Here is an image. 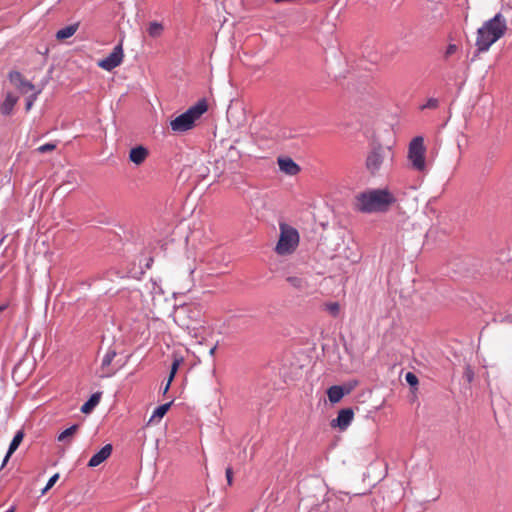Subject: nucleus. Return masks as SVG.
Instances as JSON below:
<instances>
[{
    "mask_svg": "<svg viewBox=\"0 0 512 512\" xmlns=\"http://www.w3.org/2000/svg\"><path fill=\"white\" fill-rule=\"evenodd\" d=\"M395 202V196L387 188L369 189L355 196L354 207L362 213H383Z\"/></svg>",
    "mask_w": 512,
    "mask_h": 512,
    "instance_id": "f257e3e1",
    "label": "nucleus"
},
{
    "mask_svg": "<svg viewBox=\"0 0 512 512\" xmlns=\"http://www.w3.org/2000/svg\"><path fill=\"white\" fill-rule=\"evenodd\" d=\"M507 31V21L502 13H497L493 18L485 21L477 30L476 42L478 52H486L502 38Z\"/></svg>",
    "mask_w": 512,
    "mask_h": 512,
    "instance_id": "f03ea898",
    "label": "nucleus"
},
{
    "mask_svg": "<svg viewBox=\"0 0 512 512\" xmlns=\"http://www.w3.org/2000/svg\"><path fill=\"white\" fill-rule=\"evenodd\" d=\"M393 159L394 152L390 147L375 145L367 153L365 168L370 175L376 176L391 166Z\"/></svg>",
    "mask_w": 512,
    "mask_h": 512,
    "instance_id": "7ed1b4c3",
    "label": "nucleus"
},
{
    "mask_svg": "<svg viewBox=\"0 0 512 512\" xmlns=\"http://www.w3.org/2000/svg\"><path fill=\"white\" fill-rule=\"evenodd\" d=\"M208 105L205 100L198 101L187 111L178 115L170 121V128L174 133H184L192 130L196 121L207 111Z\"/></svg>",
    "mask_w": 512,
    "mask_h": 512,
    "instance_id": "20e7f679",
    "label": "nucleus"
},
{
    "mask_svg": "<svg viewBox=\"0 0 512 512\" xmlns=\"http://www.w3.org/2000/svg\"><path fill=\"white\" fill-rule=\"evenodd\" d=\"M280 235L275 251L278 255L285 256L292 254L299 245L300 236L298 231L286 224H279Z\"/></svg>",
    "mask_w": 512,
    "mask_h": 512,
    "instance_id": "39448f33",
    "label": "nucleus"
},
{
    "mask_svg": "<svg viewBox=\"0 0 512 512\" xmlns=\"http://www.w3.org/2000/svg\"><path fill=\"white\" fill-rule=\"evenodd\" d=\"M425 151L423 137L417 136L410 142L408 158L412 163V167L417 171H424L426 168Z\"/></svg>",
    "mask_w": 512,
    "mask_h": 512,
    "instance_id": "423d86ee",
    "label": "nucleus"
},
{
    "mask_svg": "<svg viewBox=\"0 0 512 512\" xmlns=\"http://www.w3.org/2000/svg\"><path fill=\"white\" fill-rule=\"evenodd\" d=\"M124 59L122 41L116 45L113 51L105 58L98 61V66L106 71H112L118 67Z\"/></svg>",
    "mask_w": 512,
    "mask_h": 512,
    "instance_id": "0eeeda50",
    "label": "nucleus"
},
{
    "mask_svg": "<svg viewBox=\"0 0 512 512\" xmlns=\"http://www.w3.org/2000/svg\"><path fill=\"white\" fill-rule=\"evenodd\" d=\"M355 388V384L347 383L344 385H333L328 388L327 396L331 403L335 404L342 400L345 395H348Z\"/></svg>",
    "mask_w": 512,
    "mask_h": 512,
    "instance_id": "6e6552de",
    "label": "nucleus"
},
{
    "mask_svg": "<svg viewBox=\"0 0 512 512\" xmlns=\"http://www.w3.org/2000/svg\"><path fill=\"white\" fill-rule=\"evenodd\" d=\"M354 419V411L351 408L341 409L337 418L331 421L333 428L338 427L340 430H346Z\"/></svg>",
    "mask_w": 512,
    "mask_h": 512,
    "instance_id": "1a4fd4ad",
    "label": "nucleus"
},
{
    "mask_svg": "<svg viewBox=\"0 0 512 512\" xmlns=\"http://www.w3.org/2000/svg\"><path fill=\"white\" fill-rule=\"evenodd\" d=\"M279 169L290 176H295L300 172V166L290 157H279L277 160Z\"/></svg>",
    "mask_w": 512,
    "mask_h": 512,
    "instance_id": "9d476101",
    "label": "nucleus"
},
{
    "mask_svg": "<svg viewBox=\"0 0 512 512\" xmlns=\"http://www.w3.org/2000/svg\"><path fill=\"white\" fill-rule=\"evenodd\" d=\"M112 450H113L112 445L106 444L96 454H94L90 458V460L88 462V466L89 467L99 466L101 463H103L106 459H108L110 457Z\"/></svg>",
    "mask_w": 512,
    "mask_h": 512,
    "instance_id": "9b49d317",
    "label": "nucleus"
},
{
    "mask_svg": "<svg viewBox=\"0 0 512 512\" xmlns=\"http://www.w3.org/2000/svg\"><path fill=\"white\" fill-rule=\"evenodd\" d=\"M149 151L146 147L139 145L129 152V160L136 165H141L148 157Z\"/></svg>",
    "mask_w": 512,
    "mask_h": 512,
    "instance_id": "f8f14e48",
    "label": "nucleus"
},
{
    "mask_svg": "<svg viewBox=\"0 0 512 512\" xmlns=\"http://www.w3.org/2000/svg\"><path fill=\"white\" fill-rule=\"evenodd\" d=\"M116 356V352L114 350H109L103 357L101 367H100V377H110L114 374V371L110 369V365L113 359Z\"/></svg>",
    "mask_w": 512,
    "mask_h": 512,
    "instance_id": "ddd939ff",
    "label": "nucleus"
},
{
    "mask_svg": "<svg viewBox=\"0 0 512 512\" xmlns=\"http://www.w3.org/2000/svg\"><path fill=\"white\" fill-rule=\"evenodd\" d=\"M10 80L15 83L22 93H28L34 90V85L30 81L24 79L19 72L10 73Z\"/></svg>",
    "mask_w": 512,
    "mask_h": 512,
    "instance_id": "4468645a",
    "label": "nucleus"
},
{
    "mask_svg": "<svg viewBox=\"0 0 512 512\" xmlns=\"http://www.w3.org/2000/svg\"><path fill=\"white\" fill-rule=\"evenodd\" d=\"M17 101L18 97L14 96L12 93H7L4 101L0 105L1 114L10 115Z\"/></svg>",
    "mask_w": 512,
    "mask_h": 512,
    "instance_id": "2eb2a0df",
    "label": "nucleus"
},
{
    "mask_svg": "<svg viewBox=\"0 0 512 512\" xmlns=\"http://www.w3.org/2000/svg\"><path fill=\"white\" fill-rule=\"evenodd\" d=\"M79 25L80 24L77 22L58 30L55 35L56 39L58 41H63L72 37L77 32Z\"/></svg>",
    "mask_w": 512,
    "mask_h": 512,
    "instance_id": "dca6fc26",
    "label": "nucleus"
},
{
    "mask_svg": "<svg viewBox=\"0 0 512 512\" xmlns=\"http://www.w3.org/2000/svg\"><path fill=\"white\" fill-rule=\"evenodd\" d=\"M101 399V393H94L81 407V412L89 414L99 404Z\"/></svg>",
    "mask_w": 512,
    "mask_h": 512,
    "instance_id": "f3484780",
    "label": "nucleus"
},
{
    "mask_svg": "<svg viewBox=\"0 0 512 512\" xmlns=\"http://www.w3.org/2000/svg\"><path fill=\"white\" fill-rule=\"evenodd\" d=\"M286 281L296 290L305 291L308 288V283L305 279L298 276H289Z\"/></svg>",
    "mask_w": 512,
    "mask_h": 512,
    "instance_id": "a211bd4d",
    "label": "nucleus"
},
{
    "mask_svg": "<svg viewBox=\"0 0 512 512\" xmlns=\"http://www.w3.org/2000/svg\"><path fill=\"white\" fill-rule=\"evenodd\" d=\"M147 32L150 37L152 38H158L160 37L164 32V26L162 23L157 21H152L148 24Z\"/></svg>",
    "mask_w": 512,
    "mask_h": 512,
    "instance_id": "6ab92c4d",
    "label": "nucleus"
},
{
    "mask_svg": "<svg viewBox=\"0 0 512 512\" xmlns=\"http://www.w3.org/2000/svg\"><path fill=\"white\" fill-rule=\"evenodd\" d=\"M171 404H172V402H169V403H165V404H162V405L158 406V407L154 410V412H153V414H152V416H151V418H150V420H149V423L153 422V421H154V419H156V418H157V419H159V420H160L161 418H163V417H164V415H165V414L167 413V411L169 410V408H170Z\"/></svg>",
    "mask_w": 512,
    "mask_h": 512,
    "instance_id": "aec40b11",
    "label": "nucleus"
},
{
    "mask_svg": "<svg viewBox=\"0 0 512 512\" xmlns=\"http://www.w3.org/2000/svg\"><path fill=\"white\" fill-rule=\"evenodd\" d=\"M24 434L22 431H18L15 436L13 437L9 449H8V457H11V455L17 450L19 445L21 444L23 440Z\"/></svg>",
    "mask_w": 512,
    "mask_h": 512,
    "instance_id": "412c9836",
    "label": "nucleus"
},
{
    "mask_svg": "<svg viewBox=\"0 0 512 512\" xmlns=\"http://www.w3.org/2000/svg\"><path fill=\"white\" fill-rule=\"evenodd\" d=\"M183 363V358L182 357H178V356H174V359H173V362H172V365H171V369H170V374H169V382H172L180 365Z\"/></svg>",
    "mask_w": 512,
    "mask_h": 512,
    "instance_id": "4be33fe9",
    "label": "nucleus"
},
{
    "mask_svg": "<svg viewBox=\"0 0 512 512\" xmlns=\"http://www.w3.org/2000/svg\"><path fill=\"white\" fill-rule=\"evenodd\" d=\"M79 426L78 425H72L71 427L65 429L59 436L58 441H65L67 439H71L75 433L77 432Z\"/></svg>",
    "mask_w": 512,
    "mask_h": 512,
    "instance_id": "5701e85b",
    "label": "nucleus"
},
{
    "mask_svg": "<svg viewBox=\"0 0 512 512\" xmlns=\"http://www.w3.org/2000/svg\"><path fill=\"white\" fill-rule=\"evenodd\" d=\"M325 310L332 315L337 317L340 312V305L338 302H329L324 305Z\"/></svg>",
    "mask_w": 512,
    "mask_h": 512,
    "instance_id": "b1692460",
    "label": "nucleus"
},
{
    "mask_svg": "<svg viewBox=\"0 0 512 512\" xmlns=\"http://www.w3.org/2000/svg\"><path fill=\"white\" fill-rule=\"evenodd\" d=\"M439 106V101L436 98H429L425 104H423L420 109H436Z\"/></svg>",
    "mask_w": 512,
    "mask_h": 512,
    "instance_id": "393cba45",
    "label": "nucleus"
},
{
    "mask_svg": "<svg viewBox=\"0 0 512 512\" xmlns=\"http://www.w3.org/2000/svg\"><path fill=\"white\" fill-rule=\"evenodd\" d=\"M56 149V144L54 143H46L37 148V152L43 154L46 152H51Z\"/></svg>",
    "mask_w": 512,
    "mask_h": 512,
    "instance_id": "a878e982",
    "label": "nucleus"
},
{
    "mask_svg": "<svg viewBox=\"0 0 512 512\" xmlns=\"http://www.w3.org/2000/svg\"><path fill=\"white\" fill-rule=\"evenodd\" d=\"M405 380L410 386H416L418 384L417 376L412 372H407L405 375Z\"/></svg>",
    "mask_w": 512,
    "mask_h": 512,
    "instance_id": "bb28decb",
    "label": "nucleus"
},
{
    "mask_svg": "<svg viewBox=\"0 0 512 512\" xmlns=\"http://www.w3.org/2000/svg\"><path fill=\"white\" fill-rule=\"evenodd\" d=\"M457 51V46L455 44H449L444 53V57L447 59L451 55H453Z\"/></svg>",
    "mask_w": 512,
    "mask_h": 512,
    "instance_id": "cd10ccee",
    "label": "nucleus"
},
{
    "mask_svg": "<svg viewBox=\"0 0 512 512\" xmlns=\"http://www.w3.org/2000/svg\"><path fill=\"white\" fill-rule=\"evenodd\" d=\"M36 98H37V93H34L33 95H31L27 98V102H26V110L27 111H29L31 109Z\"/></svg>",
    "mask_w": 512,
    "mask_h": 512,
    "instance_id": "c85d7f7f",
    "label": "nucleus"
},
{
    "mask_svg": "<svg viewBox=\"0 0 512 512\" xmlns=\"http://www.w3.org/2000/svg\"><path fill=\"white\" fill-rule=\"evenodd\" d=\"M464 376L469 383L472 382V380L474 378V373L469 366L465 369Z\"/></svg>",
    "mask_w": 512,
    "mask_h": 512,
    "instance_id": "c756f323",
    "label": "nucleus"
},
{
    "mask_svg": "<svg viewBox=\"0 0 512 512\" xmlns=\"http://www.w3.org/2000/svg\"><path fill=\"white\" fill-rule=\"evenodd\" d=\"M59 479V473H56L54 474L47 482V488H52L54 486V484L57 482V480Z\"/></svg>",
    "mask_w": 512,
    "mask_h": 512,
    "instance_id": "7c9ffc66",
    "label": "nucleus"
},
{
    "mask_svg": "<svg viewBox=\"0 0 512 512\" xmlns=\"http://www.w3.org/2000/svg\"><path fill=\"white\" fill-rule=\"evenodd\" d=\"M225 473H226V479H227L228 485H232V481H233V471H232V468L231 467H227Z\"/></svg>",
    "mask_w": 512,
    "mask_h": 512,
    "instance_id": "2f4dec72",
    "label": "nucleus"
},
{
    "mask_svg": "<svg viewBox=\"0 0 512 512\" xmlns=\"http://www.w3.org/2000/svg\"><path fill=\"white\" fill-rule=\"evenodd\" d=\"M171 383L172 382H169V379H168L165 387H163V393L164 394L167 393V391L169 390Z\"/></svg>",
    "mask_w": 512,
    "mask_h": 512,
    "instance_id": "473e14b6",
    "label": "nucleus"
},
{
    "mask_svg": "<svg viewBox=\"0 0 512 512\" xmlns=\"http://www.w3.org/2000/svg\"><path fill=\"white\" fill-rule=\"evenodd\" d=\"M507 10H512V0H508V2L504 6Z\"/></svg>",
    "mask_w": 512,
    "mask_h": 512,
    "instance_id": "72a5a7b5",
    "label": "nucleus"
},
{
    "mask_svg": "<svg viewBox=\"0 0 512 512\" xmlns=\"http://www.w3.org/2000/svg\"><path fill=\"white\" fill-rule=\"evenodd\" d=\"M10 457H8V453L6 454L4 460H3V463H2V467H4L6 465V463L8 462Z\"/></svg>",
    "mask_w": 512,
    "mask_h": 512,
    "instance_id": "f704fd0d",
    "label": "nucleus"
},
{
    "mask_svg": "<svg viewBox=\"0 0 512 512\" xmlns=\"http://www.w3.org/2000/svg\"><path fill=\"white\" fill-rule=\"evenodd\" d=\"M215 351H216V346H214L213 348L210 349L209 354L211 356H213L215 354Z\"/></svg>",
    "mask_w": 512,
    "mask_h": 512,
    "instance_id": "c9c22d12",
    "label": "nucleus"
},
{
    "mask_svg": "<svg viewBox=\"0 0 512 512\" xmlns=\"http://www.w3.org/2000/svg\"><path fill=\"white\" fill-rule=\"evenodd\" d=\"M50 490V488H47V485L42 489L41 494L44 495L47 493V491Z\"/></svg>",
    "mask_w": 512,
    "mask_h": 512,
    "instance_id": "e433bc0d",
    "label": "nucleus"
},
{
    "mask_svg": "<svg viewBox=\"0 0 512 512\" xmlns=\"http://www.w3.org/2000/svg\"><path fill=\"white\" fill-rule=\"evenodd\" d=\"M190 310H191V309H190L189 307H183V308L181 309V311H182V312L190 311Z\"/></svg>",
    "mask_w": 512,
    "mask_h": 512,
    "instance_id": "4c0bfd02",
    "label": "nucleus"
},
{
    "mask_svg": "<svg viewBox=\"0 0 512 512\" xmlns=\"http://www.w3.org/2000/svg\"><path fill=\"white\" fill-rule=\"evenodd\" d=\"M191 312H192V313H194V314H196L197 316L199 315V310H195V311H192V310H191Z\"/></svg>",
    "mask_w": 512,
    "mask_h": 512,
    "instance_id": "58836bf2",
    "label": "nucleus"
}]
</instances>
